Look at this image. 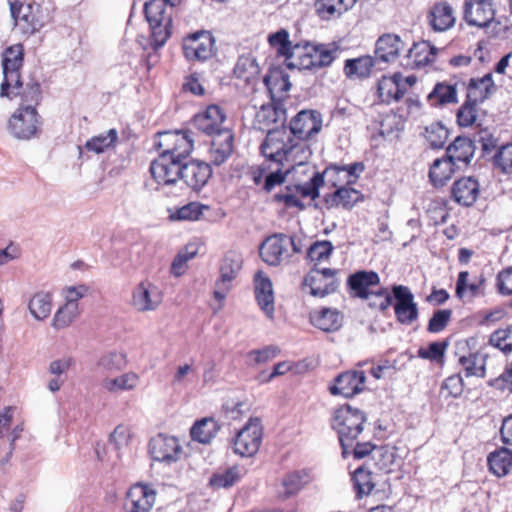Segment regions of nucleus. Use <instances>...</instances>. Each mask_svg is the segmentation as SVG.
<instances>
[{"mask_svg": "<svg viewBox=\"0 0 512 512\" xmlns=\"http://www.w3.org/2000/svg\"><path fill=\"white\" fill-rule=\"evenodd\" d=\"M211 175L210 165L205 162L197 160L183 162L180 184L183 183L192 190L199 191L206 185Z\"/></svg>", "mask_w": 512, "mask_h": 512, "instance_id": "aec40b11", "label": "nucleus"}, {"mask_svg": "<svg viewBox=\"0 0 512 512\" xmlns=\"http://www.w3.org/2000/svg\"><path fill=\"white\" fill-rule=\"evenodd\" d=\"M268 43L274 48L279 56L285 58L286 66L290 67L292 62V53L296 50V43L293 44L289 39V32L286 29H280L268 36Z\"/></svg>", "mask_w": 512, "mask_h": 512, "instance_id": "ea45409f", "label": "nucleus"}, {"mask_svg": "<svg viewBox=\"0 0 512 512\" xmlns=\"http://www.w3.org/2000/svg\"><path fill=\"white\" fill-rule=\"evenodd\" d=\"M347 284L352 296L364 299L380 285V277L374 271L361 270L351 274Z\"/></svg>", "mask_w": 512, "mask_h": 512, "instance_id": "cd10ccee", "label": "nucleus"}, {"mask_svg": "<svg viewBox=\"0 0 512 512\" xmlns=\"http://www.w3.org/2000/svg\"><path fill=\"white\" fill-rule=\"evenodd\" d=\"M155 492L143 484L133 485L127 492L124 504L127 512H150L155 503Z\"/></svg>", "mask_w": 512, "mask_h": 512, "instance_id": "393cba45", "label": "nucleus"}, {"mask_svg": "<svg viewBox=\"0 0 512 512\" xmlns=\"http://www.w3.org/2000/svg\"><path fill=\"white\" fill-rule=\"evenodd\" d=\"M336 48L308 41L296 43L289 69L318 70L330 66L335 59Z\"/></svg>", "mask_w": 512, "mask_h": 512, "instance_id": "20e7f679", "label": "nucleus"}, {"mask_svg": "<svg viewBox=\"0 0 512 512\" xmlns=\"http://www.w3.org/2000/svg\"><path fill=\"white\" fill-rule=\"evenodd\" d=\"M458 363L464 370L466 377L484 376V365L478 354L469 353L468 355H461Z\"/></svg>", "mask_w": 512, "mask_h": 512, "instance_id": "052dcab7", "label": "nucleus"}, {"mask_svg": "<svg viewBox=\"0 0 512 512\" xmlns=\"http://www.w3.org/2000/svg\"><path fill=\"white\" fill-rule=\"evenodd\" d=\"M480 195V184L472 176L457 179L451 187V199L464 207L472 206Z\"/></svg>", "mask_w": 512, "mask_h": 512, "instance_id": "5701e85b", "label": "nucleus"}, {"mask_svg": "<svg viewBox=\"0 0 512 512\" xmlns=\"http://www.w3.org/2000/svg\"><path fill=\"white\" fill-rule=\"evenodd\" d=\"M488 465L491 472L498 477L508 474L512 466V452L507 448H501L488 456Z\"/></svg>", "mask_w": 512, "mask_h": 512, "instance_id": "49530a36", "label": "nucleus"}, {"mask_svg": "<svg viewBox=\"0 0 512 512\" xmlns=\"http://www.w3.org/2000/svg\"><path fill=\"white\" fill-rule=\"evenodd\" d=\"M182 446L174 436L157 434L149 441V453L153 460L170 465L182 455Z\"/></svg>", "mask_w": 512, "mask_h": 512, "instance_id": "9b49d317", "label": "nucleus"}, {"mask_svg": "<svg viewBox=\"0 0 512 512\" xmlns=\"http://www.w3.org/2000/svg\"><path fill=\"white\" fill-rule=\"evenodd\" d=\"M455 165L446 156L435 159L429 169V180L435 188H441L447 184L455 172Z\"/></svg>", "mask_w": 512, "mask_h": 512, "instance_id": "f704fd0d", "label": "nucleus"}, {"mask_svg": "<svg viewBox=\"0 0 512 512\" xmlns=\"http://www.w3.org/2000/svg\"><path fill=\"white\" fill-rule=\"evenodd\" d=\"M226 115L217 105L208 106L203 112L198 113L193 118V125L199 131L214 136L222 130L229 128L223 127Z\"/></svg>", "mask_w": 512, "mask_h": 512, "instance_id": "412c9836", "label": "nucleus"}, {"mask_svg": "<svg viewBox=\"0 0 512 512\" xmlns=\"http://www.w3.org/2000/svg\"><path fill=\"white\" fill-rule=\"evenodd\" d=\"M24 49L21 44H16L5 49L2 59L3 82L0 87V97L12 98V94L17 96L22 87L20 70L23 66Z\"/></svg>", "mask_w": 512, "mask_h": 512, "instance_id": "39448f33", "label": "nucleus"}, {"mask_svg": "<svg viewBox=\"0 0 512 512\" xmlns=\"http://www.w3.org/2000/svg\"><path fill=\"white\" fill-rule=\"evenodd\" d=\"M364 171L362 162H354L348 165L332 164L320 173L323 184L327 182L336 189L340 186H346L356 183L360 174Z\"/></svg>", "mask_w": 512, "mask_h": 512, "instance_id": "dca6fc26", "label": "nucleus"}, {"mask_svg": "<svg viewBox=\"0 0 512 512\" xmlns=\"http://www.w3.org/2000/svg\"><path fill=\"white\" fill-rule=\"evenodd\" d=\"M139 376L134 372H127L118 377H105L101 387L112 394L134 390L139 384Z\"/></svg>", "mask_w": 512, "mask_h": 512, "instance_id": "4c0bfd02", "label": "nucleus"}, {"mask_svg": "<svg viewBox=\"0 0 512 512\" xmlns=\"http://www.w3.org/2000/svg\"><path fill=\"white\" fill-rule=\"evenodd\" d=\"M378 62L376 57L369 55L354 59H347L344 65V72L347 77L366 78L370 75L372 68Z\"/></svg>", "mask_w": 512, "mask_h": 512, "instance_id": "79ce46f5", "label": "nucleus"}, {"mask_svg": "<svg viewBox=\"0 0 512 512\" xmlns=\"http://www.w3.org/2000/svg\"><path fill=\"white\" fill-rule=\"evenodd\" d=\"M29 311L36 320L46 319L52 310V297L47 292L36 293L29 302Z\"/></svg>", "mask_w": 512, "mask_h": 512, "instance_id": "3c124183", "label": "nucleus"}, {"mask_svg": "<svg viewBox=\"0 0 512 512\" xmlns=\"http://www.w3.org/2000/svg\"><path fill=\"white\" fill-rule=\"evenodd\" d=\"M494 16L492 0H465L464 19L468 25L487 27L494 20Z\"/></svg>", "mask_w": 512, "mask_h": 512, "instance_id": "6ab92c4d", "label": "nucleus"}, {"mask_svg": "<svg viewBox=\"0 0 512 512\" xmlns=\"http://www.w3.org/2000/svg\"><path fill=\"white\" fill-rule=\"evenodd\" d=\"M334 250L333 244L328 240L316 241L307 250V259L315 266L327 261Z\"/></svg>", "mask_w": 512, "mask_h": 512, "instance_id": "13d9d810", "label": "nucleus"}, {"mask_svg": "<svg viewBox=\"0 0 512 512\" xmlns=\"http://www.w3.org/2000/svg\"><path fill=\"white\" fill-rule=\"evenodd\" d=\"M337 269L313 268L304 278V285L310 288V294L315 297H325L336 291L339 281Z\"/></svg>", "mask_w": 512, "mask_h": 512, "instance_id": "4468645a", "label": "nucleus"}, {"mask_svg": "<svg viewBox=\"0 0 512 512\" xmlns=\"http://www.w3.org/2000/svg\"><path fill=\"white\" fill-rule=\"evenodd\" d=\"M9 5L15 25L23 33L33 34L41 29L42 23L37 18L33 5H24L19 0H9Z\"/></svg>", "mask_w": 512, "mask_h": 512, "instance_id": "4be33fe9", "label": "nucleus"}, {"mask_svg": "<svg viewBox=\"0 0 512 512\" xmlns=\"http://www.w3.org/2000/svg\"><path fill=\"white\" fill-rule=\"evenodd\" d=\"M163 302L161 290L149 281H142L132 290L130 304L137 312L156 311Z\"/></svg>", "mask_w": 512, "mask_h": 512, "instance_id": "f8f14e48", "label": "nucleus"}, {"mask_svg": "<svg viewBox=\"0 0 512 512\" xmlns=\"http://www.w3.org/2000/svg\"><path fill=\"white\" fill-rule=\"evenodd\" d=\"M234 134L231 129L222 130L212 136L209 149V159L213 165L220 166L232 155L234 149Z\"/></svg>", "mask_w": 512, "mask_h": 512, "instance_id": "bb28decb", "label": "nucleus"}, {"mask_svg": "<svg viewBox=\"0 0 512 512\" xmlns=\"http://www.w3.org/2000/svg\"><path fill=\"white\" fill-rule=\"evenodd\" d=\"M405 48L406 44L399 35L386 33L377 39L374 53L378 62L391 63L399 58Z\"/></svg>", "mask_w": 512, "mask_h": 512, "instance_id": "b1692460", "label": "nucleus"}, {"mask_svg": "<svg viewBox=\"0 0 512 512\" xmlns=\"http://www.w3.org/2000/svg\"><path fill=\"white\" fill-rule=\"evenodd\" d=\"M255 299L260 309L267 318H274V292L271 280L262 271H258L254 276Z\"/></svg>", "mask_w": 512, "mask_h": 512, "instance_id": "a878e982", "label": "nucleus"}, {"mask_svg": "<svg viewBox=\"0 0 512 512\" xmlns=\"http://www.w3.org/2000/svg\"><path fill=\"white\" fill-rule=\"evenodd\" d=\"M263 428L259 418H251L232 441L233 452L241 457H253L261 446Z\"/></svg>", "mask_w": 512, "mask_h": 512, "instance_id": "0eeeda50", "label": "nucleus"}, {"mask_svg": "<svg viewBox=\"0 0 512 512\" xmlns=\"http://www.w3.org/2000/svg\"><path fill=\"white\" fill-rule=\"evenodd\" d=\"M372 459L378 469L386 473L392 472L399 466L397 448L394 446L384 445L377 447L373 453Z\"/></svg>", "mask_w": 512, "mask_h": 512, "instance_id": "37998d69", "label": "nucleus"}, {"mask_svg": "<svg viewBox=\"0 0 512 512\" xmlns=\"http://www.w3.org/2000/svg\"><path fill=\"white\" fill-rule=\"evenodd\" d=\"M308 140L296 139L292 137L288 152L286 154L285 164L291 168L301 166L308 162L312 155V150L307 143Z\"/></svg>", "mask_w": 512, "mask_h": 512, "instance_id": "a19ab883", "label": "nucleus"}, {"mask_svg": "<svg viewBox=\"0 0 512 512\" xmlns=\"http://www.w3.org/2000/svg\"><path fill=\"white\" fill-rule=\"evenodd\" d=\"M182 48L187 60L203 62L215 54V38L209 31H198L184 40Z\"/></svg>", "mask_w": 512, "mask_h": 512, "instance_id": "9d476101", "label": "nucleus"}, {"mask_svg": "<svg viewBox=\"0 0 512 512\" xmlns=\"http://www.w3.org/2000/svg\"><path fill=\"white\" fill-rule=\"evenodd\" d=\"M492 165L499 173L512 176V143L498 147L492 157Z\"/></svg>", "mask_w": 512, "mask_h": 512, "instance_id": "864d4df0", "label": "nucleus"}, {"mask_svg": "<svg viewBox=\"0 0 512 512\" xmlns=\"http://www.w3.org/2000/svg\"><path fill=\"white\" fill-rule=\"evenodd\" d=\"M438 49L428 41L414 43L407 50L405 65L412 68H422L434 62Z\"/></svg>", "mask_w": 512, "mask_h": 512, "instance_id": "c756f323", "label": "nucleus"}, {"mask_svg": "<svg viewBox=\"0 0 512 512\" xmlns=\"http://www.w3.org/2000/svg\"><path fill=\"white\" fill-rule=\"evenodd\" d=\"M448 135V130L440 123H433L426 127L425 138L434 149L442 148L448 139Z\"/></svg>", "mask_w": 512, "mask_h": 512, "instance_id": "69168bd1", "label": "nucleus"}, {"mask_svg": "<svg viewBox=\"0 0 512 512\" xmlns=\"http://www.w3.org/2000/svg\"><path fill=\"white\" fill-rule=\"evenodd\" d=\"M242 477L238 466L214 473L209 479V485L214 489L229 488L240 481Z\"/></svg>", "mask_w": 512, "mask_h": 512, "instance_id": "603ef678", "label": "nucleus"}, {"mask_svg": "<svg viewBox=\"0 0 512 512\" xmlns=\"http://www.w3.org/2000/svg\"><path fill=\"white\" fill-rule=\"evenodd\" d=\"M489 342L504 353L512 352V325L494 331Z\"/></svg>", "mask_w": 512, "mask_h": 512, "instance_id": "774afa93", "label": "nucleus"}, {"mask_svg": "<svg viewBox=\"0 0 512 512\" xmlns=\"http://www.w3.org/2000/svg\"><path fill=\"white\" fill-rule=\"evenodd\" d=\"M290 237L283 233L268 236L259 247L262 260L270 266H278L289 258Z\"/></svg>", "mask_w": 512, "mask_h": 512, "instance_id": "2eb2a0df", "label": "nucleus"}, {"mask_svg": "<svg viewBox=\"0 0 512 512\" xmlns=\"http://www.w3.org/2000/svg\"><path fill=\"white\" fill-rule=\"evenodd\" d=\"M311 322L324 332H333L341 327V316L334 309L323 308L311 314Z\"/></svg>", "mask_w": 512, "mask_h": 512, "instance_id": "c03bdc74", "label": "nucleus"}, {"mask_svg": "<svg viewBox=\"0 0 512 512\" xmlns=\"http://www.w3.org/2000/svg\"><path fill=\"white\" fill-rule=\"evenodd\" d=\"M242 262L241 255L234 251L227 252L223 257L214 290V297L217 300L223 301L232 289L233 281L242 268Z\"/></svg>", "mask_w": 512, "mask_h": 512, "instance_id": "1a4fd4ad", "label": "nucleus"}, {"mask_svg": "<svg viewBox=\"0 0 512 512\" xmlns=\"http://www.w3.org/2000/svg\"><path fill=\"white\" fill-rule=\"evenodd\" d=\"M196 370L193 364L183 363L177 366L173 377L171 379V386L174 389H183L186 388L192 380V376L195 374Z\"/></svg>", "mask_w": 512, "mask_h": 512, "instance_id": "0e129e2a", "label": "nucleus"}, {"mask_svg": "<svg viewBox=\"0 0 512 512\" xmlns=\"http://www.w3.org/2000/svg\"><path fill=\"white\" fill-rule=\"evenodd\" d=\"M365 422V413L350 405H344L334 412L331 426L338 434L344 458L349 454L348 448L363 431Z\"/></svg>", "mask_w": 512, "mask_h": 512, "instance_id": "7ed1b4c3", "label": "nucleus"}, {"mask_svg": "<svg viewBox=\"0 0 512 512\" xmlns=\"http://www.w3.org/2000/svg\"><path fill=\"white\" fill-rule=\"evenodd\" d=\"M484 284L485 278L482 275L469 282L468 271H461L456 281V296L461 299L466 296L470 298L484 296Z\"/></svg>", "mask_w": 512, "mask_h": 512, "instance_id": "c9c22d12", "label": "nucleus"}, {"mask_svg": "<svg viewBox=\"0 0 512 512\" xmlns=\"http://www.w3.org/2000/svg\"><path fill=\"white\" fill-rule=\"evenodd\" d=\"M366 376L363 371H345L334 379L329 386L332 395H341L345 398L353 397L364 390Z\"/></svg>", "mask_w": 512, "mask_h": 512, "instance_id": "a211bd4d", "label": "nucleus"}, {"mask_svg": "<svg viewBox=\"0 0 512 512\" xmlns=\"http://www.w3.org/2000/svg\"><path fill=\"white\" fill-rule=\"evenodd\" d=\"M363 195L360 191L347 187L340 186L334 192L327 193L323 196V202L326 209H335L342 207L344 209H351L357 202L361 201Z\"/></svg>", "mask_w": 512, "mask_h": 512, "instance_id": "c85d7f7f", "label": "nucleus"}, {"mask_svg": "<svg viewBox=\"0 0 512 512\" xmlns=\"http://www.w3.org/2000/svg\"><path fill=\"white\" fill-rule=\"evenodd\" d=\"M378 97L383 103L398 101L405 94V89L400 86L399 75L393 77H382L377 86Z\"/></svg>", "mask_w": 512, "mask_h": 512, "instance_id": "58836bf2", "label": "nucleus"}, {"mask_svg": "<svg viewBox=\"0 0 512 512\" xmlns=\"http://www.w3.org/2000/svg\"><path fill=\"white\" fill-rule=\"evenodd\" d=\"M428 18L433 30L439 32L450 29L456 21L454 9L447 2L435 4L430 10Z\"/></svg>", "mask_w": 512, "mask_h": 512, "instance_id": "2f4dec72", "label": "nucleus"}, {"mask_svg": "<svg viewBox=\"0 0 512 512\" xmlns=\"http://www.w3.org/2000/svg\"><path fill=\"white\" fill-rule=\"evenodd\" d=\"M479 103L471 101L466 98L464 103L460 106L457 111V123L461 127H470L472 126L477 119V106Z\"/></svg>", "mask_w": 512, "mask_h": 512, "instance_id": "680f3d73", "label": "nucleus"}, {"mask_svg": "<svg viewBox=\"0 0 512 512\" xmlns=\"http://www.w3.org/2000/svg\"><path fill=\"white\" fill-rule=\"evenodd\" d=\"M286 120V109L281 102L262 105L255 115V124L260 130H269L272 124H283Z\"/></svg>", "mask_w": 512, "mask_h": 512, "instance_id": "7c9ffc66", "label": "nucleus"}, {"mask_svg": "<svg viewBox=\"0 0 512 512\" xmlns=\"http://www.w3.org/2000/svg\"><path fill=\"white\" fill-rule=\"evenodd\" d=\"M495 91V83L491 73L481 78H471L467 84L466 98L479 104L487 100Z\"/></svg>", "mask_w": 512, "mask_h": 512, "instance_id": "473e14b6", "label": "nucleus"}, {"mask_svg": "<svg viewBox=\"0 0 512 512\" xmlns=\"http://www.w3.org/2000/svg\"><path fill=\"white\" fill-rule=\"evenodd\" d=\"M218 424L211 418H203L197 421L191 428L190 434L193 440L202 444H208L216 436Z\"/></svg>", "mask_w": 512, "mask_h": 512, "instance_id": "a18cd8bd", "label": "nucleus"}, {"mask_svg": "<svg viewBox=\"0 0 512 512\" xmlns=\"http://www.w3.org/2000/svg\"><path fill=\"white\" fill-rule=\"evenodd\" d=\"M291 140L292 136L285 127L269 129L260 146L261 153L267 160L279 166H284Z\"/></svg>", "mask_w": 512, "mask_h": 512, "instance_id": "6e6552de", "label": "nucleus"}, {"mask_svg": "<svg viewBox=\"0 0 512 512\" xmlns=\"http://www.w3.org/2000/svg\"><path fill=\"white\" fill-rule=\"evenodd\" d=\"M322 128V115L316 110H301L290 121L288 132L296 139L309 140Z\"/></svg>", "mask_w": 512, "mask_h": 512, "instance_id": "ddd939ff", "label": "nucleus"}, {"mask_svg": "<svg viewBox=\"0 0 512 512\" xmlns=\"http://www.w3.org/2000/svg\"><path fill=\"white\" fill-rule=\"evenodd\" d=\"M357 0H316L315 11L322 20L337 19L350 10Z\"/></svg>", "mask_w": 512, "mask_h": 512, "instance_id": "72a5a7b5", "label": "nucleus"}, {"mask_svg": "<svg viewBox=\"0 0 512 512\" xmlns=\"http://www.w3.org/2000/svg\"><path fill=\"white\" fill-rule=\"evenodd\" d=\"M180 0H149L144 13L151 29L150 44L154 50L164 46L172 33V12Z\"/></svg>", "mask_w": 512, "mask_h": 512, "instance_id": "f03ea898", "label": "nucleus"}, {"mask_svg": "<svg viewBox=\"0 0 512 512\" xmlns=\"http://www.w3.org/2000/svg\"><path fill=\"white\" fill-rule=\"evenodd\" d=\"M208 206L200 204L198 202H190L182 207L177 208L173 213L170 214L172 220L179 221H196L202 216L204 210H207Z\"/></svg>", "mask_w": 512, "mask_h": 512, "instance_id": "4d7b16f0", "label": "nucleus"}, {"mask_svg": "<svg viewBox=\"0 0 512 512\" xmlns=\"http://www.w3.org/2000/svg\"><path fill=\"white\" fill-rule=\"evenodd\" d=\"M234 74L238 79L250 83L259 74V66L251 55H242L238 58L234 67Z\"/></svg>", "mask_w": 512, "mask_h": 512, "instance_id": "8fccbe9b", "label": "nucleus"}, {"mask_svg": "<svg viewBox=\"0 0 512 512\" xmlns=\"http://www.w3.org/2000/svg\"><path fill=\"white\" fill-rule=\"evenodd\" d=\"M79 315V309L72 304H66L60 307L54 315L52 326L57 329L68 327Z\"/></svg>", "mask_w": 512, "mask_h": 512, "instance_id": "bf43d9fd", "label": "nucleus"}, {"mask_svg": "<svg viewBox=\"0 0 512 512\" xmlns=\"http://www.w3.org/2000/svg\"><path fill=\"white\" fill-rule=\"evenodd\" d=\"M157 136L155 146L159 156L150 165L151 175L162 189L176 187L180 184L183 162L193 150L192 133L165 131Z\"/></svg>", "mask_w": 512, "mask_h": 512, "instance_id": "f257e3e1", "label": "nucleus"}, {"mask_svg": "<svg viewBox=\"0 0 512 512\" xmlns=\"http://www.w3.org/2000/svg\"><path fill=\"white\" fill-rule=\"evenodd\" d=\"M351 480L358 498L369 495L375 487L372 472L365 466L358 467L353 472Z\"/></svg>", "mask_w": 512, "mask_h": 512, "instance_id": "de8ad7c7", "label": "nucleus"}, {"mask_svg": "<svg viewBox=\"0 0 512 512\" xmlns=\"http://www.w3.org/2000/svg\"><path fill=\"white\" fill-rule=\"evenodd\" d=\"M118 140V132L116 129H109L105 134H99L92 137L85 143V148L88 151L97 154L105 152L110 147H113Z\"/></svg>", "mask_w": 512, "mask_h": 512, "instance_id": "5fc2aeb1", "label": "nucleus"}, {"mask_svg": "<svg viewBox=\"0 0 512 512\" xmlns=\"http://www.w3.org/2000/svg\"><path fill=\"white\" fill-rule=\"evenodd\" d=\"M321 186H323V179L320 176V172H315L308 182L304 184H295L294 191L298 192V197H309L312 200H315L320 195L319 189Z\"/></svg>", "mask_w": 512, "mask_h": 512, "instance_id": "e2e57ef3", "label": "nucleus"}, {"mask_svg": "<svg viewBox=\"0 0 512 512\" xmlns=\"http://www.w3.org/2000/svg\"><path fill=\"white\" fill-rule=\"evenodd\" d=\"M474 155L473 142L464 136H458L447 147L446 157L451 160L455 165L459 162L469 163Z\"/></svg>", "mask_w": 512, "mask_h": 512, "instance_id": "e433bc0d", "label": "nucleus"}, {"mask_svg": "<svg viewBox=\"0 0 512 512\" xmlns=\"http://www.w3.org/2000/svg\"><path fill=\"white\" fill-rule=\"evenodd\" d=\"M126 364V355L124 353L112 351L103 354L99 358L97 367L103 373H113L124 369Z\"/></svg>", "mask_w": 512, "mask_h": 512, "instance_id": "6e6d98bb", "label": "nucleus"}, {"mask_svg": "<svg viewBox=\"0 0 512 512\" xmlns=\"http://www.w3.org/2000/svg\"><path fill=\"white\" fill-rule=\"evenodd\" d=\"M393 297L395 299L394 311L399 323L411 325L418 319L419 311L417 303L410 289L403 285L393 286Z\"/></svg>", "mask_w": 512, "mask_h": 512, "instance_id": "f3484780", "label": "nucleus"}, {"mask_svg": "<svg viewBox=\"0 0 512 512\" xmlns=\"http://www.w3.org/2000/svg\"><path fill=\"white\" fill-rule=\"evenodd\" d=\"M393 298V295L389 293L387 288L379 285L371 292L369 297L364 299L368 301L371 308L385 311L391 305Z\"/></svg>", "mask_w": 512, "mask_h": 512, "instance_id": "338daca9", "label": "nucleus"}, {"mask_svg": "<svg viewBox=\"0 0 512 512\" xmlns=\"http://www.w3.org/2000/svg\"><path fill=\"white\" fill-rule=\"evenodd\" d=\"M428 99L433 104L438 105L457 103L458 96L456 84H448L445 82L437 83L429 93Z\"/></svg>", "mask_w": 512, "mask_h": 512, "instance_id": "09e8293b", "label": "nucleus"}, {"mask_svg": "<svg viewBox=\"0 0 512 512\" xmlns=\"http://www.w3.org/2000/svg\"><path fill=\"white\" fill-rule=\"evenodd\" d=\"M41 117L32 105L20 106L10 117L8 129L17 139L29 140L41 131Z\"/></svg>", "mask_w": 512, "mask_h": 512, "instance_id": "423d86ee", "label": "nucleus"}]
</instances>
